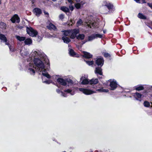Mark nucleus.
Masks as SVG:
<instances>
[{"instance_id":"43","label":"nucleus","mask_w":152,"mask_h":152,"mask_svg":"<svg viewBox=\"0 0 152 152\" xmlns=\"http://www.w3.org/2000/svg\"><path fill=\"white\" fill-rule=\"evenodd\" d=\"M70 22L72 23H75V22L74 21V20H70Z\"/></svg>"},{"instance_id":"49","label":"nucleus","mask_w":152,"mask_h":152,"mask_svg":"<svg viewBox=\"0 0 152 152\" xmlns=\"http://www.w3.org/2000/svg\"><path fill=\"white\" fill-rule=\"evenodd\" d=\"M22 27H19V28H21Z\"/></svg>"},{"instance_id":"35","label":"nucleus","mask_w":152,"mask_h":152,"mask_svg":"<svg viewBox=\"0 0 152 152\" xmlns=\"http://www.w3.org/2000/svg\"><path fill=\"white\" fill-rule=\"evenodd\" d=\"M81 5L80 3H77L75 4V7L77 9H79Z\"/></svg>"},{"instance_id":"27","label":"nucleus","mask_w":152,"mask_h":152,"mask_svg":"<svg viewBox=\"0 0 152 152\" xmlns=\"http://www.w3.org/2000/svg\"><path fill=\"white\" fill-rule=\"evenodd\" d=\"M135 88L137 91H140L143 90L144 88L142 85H138L135 86Z\"/></svg>"},{"instance_id":"41","label":"nucleus","mask_w":152,"mask_h":152,"mask_svg":"<svg viewBox=\"0 0 152 152\" xmlns=\"http://www.w3.org/2000/svg\"><path fill=\"white\" fill-rule=\"evenodd\" d=\"M148 6L150 7V8L152 9V4L150 3H148Z\"/></svg>"},{"instance_id":"18","label":"nucleus","mask_w":152,"mask_h":152,"mask_svg":"<svg viewBox=\"0 0 152 152\" xmlns=\"http://www.w3.org/2000/svg\"><path fill=\"white\" fill-rule=\"evenodd\" d=\"M95 73L96 74H98L101 75H102V72L101 68L100 67L96 68L95 70Z\"/></svg>"},{"instance_id":"26","label":"nucleus","mask_w":152,"mask_h":152,"mask_svg":"<svg viewBox=\"0 0 152 152\" xmlns=\"http://www.w3.org/2000/svg\"><path fill=\"white\" fill-rule=\"evenodd\" d=\"M61 10L65 12H69V8L65 6H63L61 8Z\"/></svg>"},{"instance_id":"22","label":"nucleus","mask_w":152,"mask_h":152,"mask_svg":"<svg viewBox=\"0 0 152 152\" xmlns=\"http://www.w3.org/2000/svg\"><path fill=\"white\" fill-rule=\"evenodd\" d=\"M62 39L63 40L64 42L66 43H68L71 41L70 38L66 37H62Z\"/></svg>"},{"instance_id":"7","label":"nucleus","mask_w":152,"mask_h":152,"mask_svg":"<svg viewBox=\"0 0 152 152\" xmlns=\"http://www.w3.org/2000/svg\"><path fill=\"white\" fill-rule=\"evenodd\" d=\"M57 82L63 86H66L67 84V83H68L70 84H72V81L70 79H67L66 80H64L61 78H59L57 79Z\"/></svg>"},{"instance_id":"44","label":"nucleus","mask_w":152,"mask_h":152,"mask_svg":"<svg viewBox=\"0 0 152 152\" xmlns=\"http://www.w3.org/2000/svg\"><path fill=\"white\" fill-rule=\"evenodd\" d=\"M135 1H136L137 3H140V0H134Z\"/></svg>"},{"instance_id":"33","label":"nucleus","mask_w":152,"mask_h":152,"mask_svg":"<svg viewBox=\"0 0 152 152\" xmlns=\"http://www.w3.org/2000/svg\"><path fill=\"white\" fill-rule=\"evenodd\" d=\"M8 45H9V48L11 52H13L15 51V49L13 46H10L9 44Z\"/></svg>"},{"instance_id":"20","label":"nucleus","mask_w":152,"mask_h":152,"mask_svg":"<svg viewBox=\"0 0 152 152\" xmlns=\"http://www.w3.org/2000/svg\"><path fill=\"white\" fill-rule=\"evenodd\" d=\"M83 53L84 54V57L86 58H89L92 57V55L89 53L85 51H83Z\"/></svg>"},{"instance_id":"5","label":"nucleus","mask_w":152,"mask_h":152,"mask_svg":"<svg viewBox=\"0 0 152 152\" xmlns=\"http://www.w3.org/2000/svg\"><path fill=\"white\" fill-rule=\"evenodd\" d=\"M26 31L29 36L32 37H35L38 34L36 30L31 27H27Z\"/></svg>"},{"instance_id":"9","label":"nucleus","mask_w":152,"mask_h":152,"mask_svg":"<svg viewBox=\"0 0 152 152\" xmlns=\"http://www.w3.org/2000/svg\"><path fill=\"white\" fill-rule=\"evenodd\" d=\"M79 29L77 28L70 30V38L72 39H74L77 37V34L79 33Z\"/></svg>"},{"instance_id":"15","label":"nucleus","mask_w":152,"mask_h":152,"mask_svg":"<svg viewBox=\"0 0 152 152\" xmlns=\"http://www.w3.org/2000/svg\"><path fill=\"white\" fill-rule=\"evenodd\" d=\"M47 28L50 30H55L56 29V26L53 24L50 23L47 26Z\"/></svg>"},{"instance_id":"32","label":"nucleus","mask_w":152,"mask_h":152,"mask_svg":"<svg viewBox=\"0 0 152 152\" xmlns=\"http://www.w3.org/2000/svg\"><path fill=\"white\" fill-rule=\"evenodd\" d=\"M95 36V38H102L103 37V35L102 34H94Z\"/></svg>"},{"instance_id":"36","label":"nucleus","mask_w":152,"mask_h":152,"mask_svg":"<svg viewBox=\"0 0 152 152\" xmlns=\"http://www.w3.org/2000/svg\"><path fill=\"white\" fill-rule=\"evenodd\" d=\"M43 83H46V84H49L50 83H51V81H50V80H46V81H44L43 80Z\"/></svg>"},{"instance_id":"37","label":"nucleus","mask_w":152,"mask_h":152,"mask_svg":"<svg viewBox=\"0 0 152 152\" xmlns=\"http://www.w3.org/2000/svg\"><path fill=\"white\" fill-rule=\"evenodd\" d=\"M104 57H110V55L108 53H105L104 54Z\"/></svg>"},{"instance_id":"46","label":"nucleus","mask_w":152,"mask_h":152,"mask_svg":"<svg viewBox=\"0 0 152 152\" xmlns=\"http://www.w3.org/2000/svg\"><path fill=\"white\" fill-rule=\"evenodd\" d=\"M106 32V31L105 30L103 31V32L104 33H105Z\"/></svg>"},{"instance_id":"17","label":"nucleus","mask_w":152,"mask_h":152,"mask_svg":"<svg viewBox=\"0 0 152 152\" xmlns=\"http://www.w3.org/2000/svg\"><path fill=\"white\" fill-rule=\"evenodd\" d=\"M69 54L71 56L77 57H79L78 55L76 54V53L72 49H69Z\"/></svg>"},{"instance_id":"34","label":"nucleus","mask_w":152,"mask_h":152,"mask_svg":"<svg viewBox=\"0 0 152 152\" xmlns=\"http://www.w3.org/2000/svg\"><path fill=\"white\" fill-rule=\"evenodd\" d=\"M86 62L89 66L92 65L94 63V62L92 61H86Z\"/></svg>"},{"instance_id":"8","label":"nucleus","mask_w":152,"mask_h":152,"mask_svg":"<svg viewBox=\"0 0 152 152\" xmlns=\"http://www.w3.org/2000/svg\"><path fill=\"white\" fill-rule=\"evenodd\" d=\"M110 83V89L114 90L115 89L117 86V83L115 80L110 79L108 81V83Z\"/></svg>"},{"instance_id":"48","label":"nucleus","mask_w":152,"mask_h":152,"mask_svg":"<svg viewBox=\"0 0 152 152\" xmlns=\"http://www.w3.org/2000/svg\"><path fill=\"white\" fill-rule=\"evenodd\" d=\"M53 1H56V0H53Z\"/></svg>"},{"instance_id":"25","label":"nucleus","mask_w":152,"mask_h":152,"mask_svg":"<svg viewBox=\"0 0 152 152\" xmlns=\"http://www.w3.org/2000/svg\"><path fill=\"white\" fill-rule=\"evenodd\" d=\"M85 37V36L84 34H80L76 37V38L79 40H83L84 39Z\"/></svg>"},{"instance_id":"13","label":"nucleus","mask_w":152,"mask_h":152,"mask_svg":"<svg viewBox=\"0 0 152 152\" xmlns=\"http://www.w3.org/2000/svg\"><path fill=\"white\" fill-rule=\"evenodd\" d=\"M11 20L13 23H19L20 22V18L17 14L15 15L11 18Z\"/></svg>"},{"instance_id":"19","label":"nucleus","mask_w":152,"mask_h":152,"mask_svg":"<svg viewBox=\"0 0 152 152\" xmlns=\"http://www.w3.org/2000/svg\"><path fill=\"white\" fill-rule=\"evenodd\" d=\"M63 34L64 36H69L70 37V30H68L62 31Z\"/></svg>"},{"instance_id":"2","label":"nucleus","mask_w":152,"mask_h":152,"mask_svg":"<svg viewBox=\"0 0 152 152\" xmlns=\"http://www.w3.org/2000/svg\"><path fill=\"white\" fill-rule=\"evenodd\" d=\"M80 80L81 84L83 85L95 84L98 82V80L97 79H92L91 80H89L87 75H82L80 78Z\"/></svg>"},{"instance_id":"28","label":"nucleus","mask_w":152,"mask_h":152,"mask_svg":"<svg viewBox=\"0 0 152 152\" xmlns=\"http://www.w3.org/2000/svg\"><path fill=\"white\" fill-rule=\"evenodd\" d=\"M138 17L141 19H146V17L142 14L141 13H139L138 14Z\"/></svg>"},{"instance_id":"10","label":"nucleus","mask_w":152,"mask_h":152,"mask_svg":"<svg viewBox=\"0 0 152 152\" xmlns=\"http://www.w3.org/2000/svg\"><path fill=\"white\" fill-rule=\"evenodd\" d=\"M102 5L107 7L109 10L111 11V12H112L114 11L113 5L109 3V1H103L102 3Z\"/></svg>"},{"instance_id":"50","label":"nucleus","mask_w":152,"mask_h":152,"mask_svg":"<svg viewBox=\"0 0 152 152\" xmlns=\"http://www.w3.org/2000/svg\"><path fill=\"white\" fill-rule=\"evenodd\" d=\"M151 88H152V87H151Z\"/></svg>"},{"instance_id":"16","label":"nucleus","mask_w":152,"mask_h":152,"mask_svg":"<svg viewBox=\"0 0 152 152\" xmlns=\"http://www.w3.org/2000/svg\"><path fill=\"white\" fill-rule=\"evenodd\" d=\"M0 39L5 43L6 45H8V43L7 42V39L5 36L1 34H0Z\"/></svg>"},{"instance_id":"40","label":"nucleus","mask_w":152,"mask_h":152,"mask_svg":"<svg viewBox=\"0 0 152 152\" xmlns=\"http://www.w3.org/2000/svg\"><path fill=\"white\" fill-rule=\"evenodd\" d=\"M42 37L38 36V39H37V40L38 41H39L40 40H41L42 39Z\"/></svg>"},{"instance_id":"3","label":"nucleus","mask_w":152,"mask_h":152,"mask_svg":"<svg viewBox=\"0 0 152 152\" xmlns=\"http://www.w3.org/2000/svg\"><path fill=\"white\" fill-rule=\"evenodd\" d=\"M79 90L83 94L86 95H89L96 93V92H107L109 90L108 89H103L102 88L96 89V91L91 90L84 88H79Z\"/></svg>"},{"instance_id":"47","label":"nucleus","mask_w":152,"mask_h":152,"mask_svg":"<svg viewBox=\"0 0 152 152\" xmlns=\"http://www.w3.org/2000/svg\"><path fill=\"white\" fill-rule=\"evenodd\" d=\"M143 3H145V0H143Z\"/></svg>"},{"instance_id":"42","label":"nucleus","mask_w":152,"mask_h":152,"mask_svg":"<svg viewBox=\"0 0 152 152\" xmlns=\"http://www.w3.org/2000/svg\"><path fill=\"white\" fill-rule=\"evenodd\" d=\"M44 13L45 15H48V16L49 13L48 12H46L45 11H44Z\"/></svg>"},{"instance_id":"45","label":"nucleus","mask_w":152,"mask_h":152,"mask_svg":"<svg viewBox=\"0 0 152 152\" xmlns=\"http://www.w3.org/2000/svg\"><path fill=\"white\" fill-rule=\"evenodd\" d=\"M31 2L33 4H34L35 2V0H32L31 1Z\"/></svg>"},{"instance_id":"1","label":"nucleus","mask_w":152,"mask_h":152,"mask_svg":"<svg viewBox=\"0 0 152 152\" xmlns=\"http://www.w3.org/2000/svg\"><path fill=\"white\" fill-rule=\"evenodd\" d=\"M32 60L27 66L28 72L30 74L34 75L35 70L42 72V75L47 78H50V76L47 72L45 69V63L43 62L45 60L48 62V60L45 55L39 50H33L31 53Z\"/></svg>"},{"instance_id":"38","label":"nucleus","mask_w":152,"mask_h":152,"mask_svg":"<svg viewBox=\"0 0 152 152\" xmlns=\"http://www.w3.org/2000/svg\"><path fill=\"white\" fill-rule=\"evenodd\" d=\"M64 17V15L61 14L59 16V18L61 19H63Z\"/></svg>"},{"instance_id":"31","label":"nucleus","mask_w":152,"mask_h":152,"mask_svg":"<svg viewBox=\"0 0 152 152\" xmlns=\"http://www.w3.org/2000/svg\"><path fill=\"white\" fill-rule=\"evenodd\" d=\"M143 105L145 107H148L150 106V103L147 101H145L143 103Z\"/></svg>"},{"instance_id":"4","label":"nucleus","mask_w":152,"mask_h":152,"mask_svg":"<svg viewBox=\"0 0 152 152\" xmlns=\"http://www.w3.org/2000/svg\"><path fill=\"white\" fill-rule=\"evenodd\" d=\"M77 26L78 27L81 25L87 26L90 28L94 27L96 25V23L93 21L86 20L83 23L81 19H79L77 23Z\"/></svg>"},{"instance_id":"11","label":"nucleus","mask_w":152,"mask_h":152,"mask_svg":"<svg viewBox=\"0 0 152 152\" xmlns=\"http://www.w3.org/2000/svg\"><path fill=\"white\" fill-rule=\"evenodd\" d=\"M104 60L102 57L98 58L96 61V64L99 66H102L104 64Z\"/></svg>"},{"instance_id":"21","label":"nucleus","mask_w":152,"mask_h":152,"mask_svg":"<svg viewBox=\"0 0 152 152\" xmlns=\"http://www.w3.org/2000/svg\"><path fill=\"white\" fill-rule=\"evenodd\" d=\"M24 50H21L20 51V53L21 54L22 56L24 57L27 55H28V53L27 50L23 49Z\"/></svg>"},{"instance_id":"23","label":"nucleus","mask_w":152,"mask_h":152,"mask_svg":"<svg viewBox=\"0 0 152 152\" xmlns=\"http://www.w3.org/2000/svg\"><path fill=\"white\" fill-rule=\"evenodd\" d=\"M24 43L26 45H29L32 43V40L30 38H27L24 40Z\"/></svg>"},{"instance_id":"30","label":"nucleus","mask_w":152,"mask_h":152,"mask_svg":"<svg viewBox=\"0 0 152 152\" xmlns=\"http://www.w3.org/2000/svg\"><path fill=\"white\" fill-rule=\"evenodd\" d=\"M6 25L5 23L3 22L0 23V28L3 29H5Z\"/></svg>"},{"instance_id":"24","label":"nucleus","mask_w":152,"mask_h":152,"mask_svg":"<svg viewBox=\"0 0 152 152\" xmlns=\"http://www.w3.org/2000/svg\"><path fill=\"white\" fill-rule=\"evenodd\" d=\"M15 37L18 40L20 41H24L26 37H21L19 36H16Z\"/></svg>"},{"instance_id":"39","label":"nucleus","mask_w":152,"mask_h":152,"mask_svg":"<svg viewBox=\"0 0 152 152\" xmlns=\"http://www.w3.org/2000/svg\"><path fill=\"white\" fill-rule=\"evenodd\" d=\"M149 23L150 24L148 25L147 24V25L150 28H151V26H152V22L151 21H149Z\"/></svg>"},{"instance_id":"12","label":"nucleus","mask_w":152,"mask_h":152,"mask_svg":"<svg viewBox=\"0 0 152 152\" xmlns=\"http://www.w3.org/2000/svg\"><path fill=\"white\" fill-rule=\"evenodd\" d=\"M33 12L37 16H39L42 12L41 10L38 8H34L33 10Z\"/></svg>"},{"instance_id":"6","label":"nucleus","mask_w":152,"mask_h":152,"mask_svg":"<svg viewBox=\"0 0 152 152\" xmlns=\"http://www.w3.org/2000/svg\"><path fill=\"white\" fill-rule=\"evenodd\" d=\"M56 92L58 94H60L61 95L64 97L66 96V94L69 93L71 95H73L75 93L74 91L71 90L70 89H68L66 91H64V93L59 90V89L56 90Z\"/></svg>"},{"instance_id":"14","label":"nucleus","mask_w":152,"mask_h":152,"mask_svg":"<svg viewBox=\"0 0 152 152\" xmlns=\"http://www.w3.org/2000/svg\"><path fill=\"white\" fill-rule=\"evenodd\" d=\"M133 96L136 99L140 101H141V98L143 96L141 94L138 93H136L134 94Z\"/></svg>"},{"instance_id":"29","label":"nucleus","mask_w":152,"mask_h":152,"mask_svg":"<svg viewBox=\"0 0 152 152\" xmlns=\"http://www.w3.org/2000/svg\"><path fill=\"white\" fill-rule=\"evenodd\" d=\"M95 36L94 34L90 36H88V41H91L95 39Z\"/></svg>"}]
</instances>
